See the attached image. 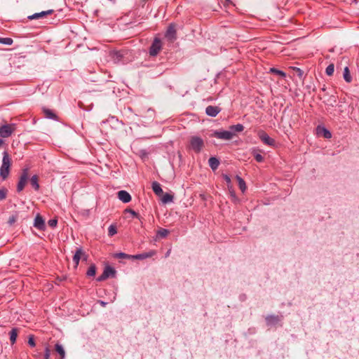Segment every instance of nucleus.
Listing matches in <instances>:
<instances>
[{"label": "nucleus", "mask_w": 359, "mask_h": 359, "mask_svg": "<svg viewBox=\"0 0 359 359\" xmlns=\"http://www.w3.org/2000/svg\"><path fill=\"white\" fill-rule=\"evenodd\" d=\"M220 111V109L215 106H208L205 109V113L212 117H215Z\"/></svg>", "instance_id": "2eb2a0df"}, {"label": "nucleus", "mask_w": 359, "mask_h": 359, "mask_svg": "<svg viewBox=\"0 0 359 359\" xmlns=\"http://www.w3.org/2000/svg\"><path fill=\"white\" fill-rule=\"evenodd\" d=\"M48 225L50 226V227H55L57 224V220L56 219H50L48 222Z\"/></svg>", "instance_id": "ea45409f"}, {"label": "nucleus", "mask_w": 359, "mask_h": 359, "mask_svg": "<svg viewBox=\"0 0 359 359\" xmlns=\"http://www.w3.org/2000/svg\"><path fill=\"white\" fill-rule=\"evenodd\" d=\"M158 233L161 237H165L168 233V231L167 229H162L158 231Z\"/></svg>", "instance_id": "58836bf2"}, {"label": "nucleus", "mask_w": 359, "mask_h": 359, "mask_svg": "<svg viewBox=\"0 0 359 359\" xmlns=\"http://www.w3.org/2000/svg\"><path fill=\"white\" fill-rule=\"evenodd\" d=\"M3 143V140H0V144Z\"/></svg>", "instance_id": "49530a36"}, {"label": "nucleus", "mask_w": 359, "mask_h": 359, "mask_svg": "<svg viewBox=\"0 0 359 359\" xmlns=\"http://www.w3.org/2000/svg\"><path fill=\"white\" fill-rule=\"evenodd\" d=\"M234 134L228 130H215L211 134V137L224 140H230L233 138Z\"/></svg>", "instance_id": "423d86ee"}, {"label": "nucleus", "mask_w": 359, "mask_h": 359, "mask_svg": "<svg viewBox=\"0 0 359 359\" xmlns=\"http://www.w3.org/2000/svg\"><path fill=\"white\" fill-rule=\"evenodd\" d=\"M15 130V124H4L0 127V136L3 138L10 137Z\"/></svg>", "instance_id": "39448f33"}, {"label": "nucleus", "mask_w": 359, "mask_h": 359, "mask_svg": "<svg viewBox=\"0 0 359 359\" xmlns=\"http://www.w3.org/2000/svg\"><path fill=\"white\" fill-rule=\"evenodd\" d=\"M269 72L273 73V74H277V75H278V76H281L283 78H285L286 76V74L284 72H283L281 70H279V69H276L274 67L271 68L269 69Z\"/></svg>", "instance_id": "cd10ccee"}, {"label": "nucleus", "mask_w": 359, "mask_h": 359, "mask_svg": "<svg viewBox=\"0 0 359 359\" xmlns=\"http://www.w3.org/2000/svg\"><path fill=\"white\" fill-rule=\"evenodd\" d=\"M148 112L151 114V116L154 114V111L152 109H148Z\"/></svg>", "instance_id": "c03bdc74"}, {"label": "nucleus", "mask_w": 359, "mask_h": 359, "mask_svg": "<svg viewBox=\"0 0 359 359\" xmlns=\"http://www.w3.org/2000/svg\"><path fill=\"white\" fill-rule=\"evenodd\" d=\"M28 178H29V168L22 169V173L19 178V182L17 184V191L18 192H21L24 189V188L27 182Z\"/></svg>", "instance_id": "7ed1b4c3"}, {"label": "nucleus", "mask_w": 359, "mask_h": 359, "mask_svg": "<svg viewBox=\"0 0 359 359\" xmlns=\"http://www.w3.org/2000/svg\"><path fill=\"white\" fill-rule=\"evenodd\" d=\"M162 49V42L158 38H155L149 48V55L156 56Z\"/></svg>", "instance_id": "20e7f679"}, {"label": "nucleus", "mask_w": 359, "mask_h": 359, "mask_svg": "<svg viewBox=\"0 0 359 359\" xmlns=\"http://www.w3.org/2000/svg\"><path fill=\"white\" fill-rule=\"evenodd\" d=\"M154 254H155V252L151 251V252H146V253L139 254V255H133L132 258H133V259H146V258L150 257L153 256Z\"/></svg>", "instance_id": "412c9836"}, {"label": "nucleus", "mask_w": 359, "mask_h": 359, "mask_svg": "<svg viewBox=\"0 0 359 359\" xmlns=\"http://www.w3.org/2000/svg\"><path fill=\"white\" fill-rule=\"evenodd\" d=\"M13 41L11 38H1L0 37V43L5 44V45H11L13 43Z\"/></svg>", "instance_id": "7c9ffc66"}, {"label": "nucleus", "mask_w": 359, "mask_h": 359, "mask_svg": "<svg viewBox=\"0 0 359 359\" xmlns=\"http://www.w3.org/2000/svg\"><path fill=\"white\" fill-rule=\"evenodd\" d=\"M50 355V351L49 348L47 346L45 348L44 357L43 359H49Z\"/></svg>", "instance_id": "a19ab883"}, {"label": "nucleus", "mask_w": 359, "mask_h": 359, "mask_svg": "<svg viewBox=\"0 0 359 359\" xmlns=\"http://www.w3.org/2000/svg\"><path fill=\"white\" fill-rule=\"evenodd\" d=\"M11 165V159L8 152L4 151L3 152L2 164L0 168V176L4 180L9 175Z\"/></svg>", "instance_id": "f257e3e1"}, {"label": "nucleus", "mask_w": 359, "mask_h": 359, "mask_svg": "<svg viewBox=\"0 0 359 359\" xmlns=\"http://www.w3.org/2000/svg\"><path fill=\"white\" fill-rule=\"evenodd\" d=\"M117 196L118 199L124 203H129L131 201V196L126 191L121 190L118 191Z\"/></svg>", "instance_id": "ddd939ff"}, {"label": "nucleus", "mask_w": 359, "mask_h": 359, "mask_svg": "<svg viewBox=\"0 0 359 359\" xmlns=\"http://www.w3.org/2000/svg\"><path fill=\"white\" fill-rule=\"evenodd\" d=\"M30 184L36 191H38L39 189L40 186L39 184V177L37 175H35L31 177Z\"/></svg>", "instance_id": "aec40b11"}, {"label": "nucleus", "mask_w": 359, "mask_h": 359, "mask_svg": "<svg viewBox=\"0 0 359 359\" xmlns=\"http://www.w3.org/2000/svg\"><path fill=\"white\" fill-rule=\"evenodd\" d=\"M165 37L170 41H173L176 39V29L172 24L170 25L168 27L165 32Z\"/></svg>", "instance_id": "9b49d317"}, {"label": "nucleus", "mask_w": 359, "mask_h": 359, "mask_svg": "<svg viewBox=\"0 0 359 359\" xmlns=\"http://www.w3.org/2000/svg\"><path fill=\"white\" fill-rule=\"evenodd\" d=\"M317 133L319 135H323L325 138L330 139L332 137L331 133L324 127H318Z\"/></svg>", "instance_id": "dca6fc26"}, {"label": "nucleus", "mask_w": 359, "mask_h": 359, "mask_svg": "<svg viewBox=\"0 0 359 359\" xmlns=\"http://www.w3.org/2000/svg\"><path fill=\"white\" fill-rule=\"evenodd\" d=\"M9 334H10V341H11V344H13L14 343H15L16 339L18 337V329L13 328L11 330Z\"/></svg>", "instance_id": "5701e85b"}, {"label": "nucleus", "mask_w": 359, "mask_h": 359, "mask_svg": "<svg viewBox=\"0 0 359 359\" xmlns=\"http://www.w3.org/2000/svg\"><path fill=\"white\" fill-rule=\"evenodd\" d=\"M126 54L127 52L124 50H113L110 53V57L114 63L118 64L123 61V59Z\"/></svg>", "instance_id": "0eeeda50"}, {"label": "nucleus", "mask_w": 359, "mask_h": 359, "mask_svg": "<svg viewBox=\"0 0 359 359\" xmlns=\"http://www.w3.org/2000/svg\"><path fill=\"white\" fill-rule=\"evenodd\" d=\"M280 318L277 316H269L266 318V322L268 325H273L280 321Z\"/></svg>", "instance_id": "6ab92c4d"}, {"label": "nucleus", "mask_w": 359, "mask_h": 359, "mask_svg": "<svg viewBox=\"0 0 359 359\" xmlns=\"http://www.w3.org/2000/svg\"><path fill=\"white\" fill-rule=\"evenodd\" d=\"M81 257L83 258L84 260H87V255L83 252L81 248H79L76 249L75 254L73 257V262L75 264V266H77L79 264L80 259Z\"/></svg>", "instance_id": "9d476101"}, {"label": "nucleus", "mask_w": 359, "mask_h": 359, "mask_svg": "<svg viewBox=\"0 0 359 359\" xmlns=\"http://www.w3.org/2000/svg\"><path fill=\"white\" fill-rule=\"evenodd\" d=\"M43 113L45 114V116L50 119H56L57 116L54 114V112L48 109H44Z\"/></svg>", "instance_id": "393cba45"}, {"label": "nucleus", "mask_w": 359, "mask_h": 359, "mask_svg": "<svg viewBox=\"0 0 359 359\" xmlns=\"http://www.w3.org/2000/svg\"><path fill=\"white\" fill-rule=\"evenodd\" d=\"M334 64L329 65L325 69V73L327 76H332L334 74Z\"/></svg>", "instance_id": "c756f323"}, {"label": "nucleus", "mask_w": 359, "mask_h": 359, "mask_svg": "<svg viewBox=\"0 0 359 359\" xmlns=\"http://www.w3.org/2000/svg\"><path fill=\"white\" fill-rule=\"evenodd\" d=\"M151 188H152L153 191L157 196H161L163 193V189H161V184L157 182H152Z\"/></svg>", "instance_id": "a211bd4d"}, {"label": "nucleus", "mask_w": 359, "mask_h": 359, "mask_svg": "<svg viewBox=\"0 0 359 359\" xmlns=\"http://www.w3.org/2000/svg\"><path fill=\"white\" fill-rule=\"evenodd\" d=\"M96 273V267L95 265H91L87 271V276H94Z\"/></svg>", "instance_id": "473e14b6"}, {"label": "nucleus", "mask_w": 359, "mask_h": 359, "mask_svg": "<svg viewBox=\"0 0 359 359\" xmlns=\"http://www.w3.org/2000/svg\"><path fill=\"white\" fill-rule=\"evenodd\" d=\"M204 147V142L202 138L198 136H192L190 138V148L196 153H199Z\"/></svg>", "instance_id": "f03ea898"}, {"label": "nucleus", "mask_w": 359, "mask_h": 359, "mask_svg": "<svg viewBox=\"0 0 359 359\" xmlns=\"http://www.w3.org/2000/svg\"><path fill=\"white\" fill-rule=\"evenodd\" d=\"M28 344L32 347H34L36 346L35 341H34L33 336H30L29 337Z\"/></svg>", "instance_id": "79ce46f5"}, {"label": "nucleus", "mask_w": 359, "mask_h": 359, "mask_svg": "<svg viewBox=\"0 0 359 359\" xmlns=\"http://www.w3.org/2000/svg\"><path fill=\"white\" fill-rule=\"evenodd\" d=\"M208 164L212 170H215L219 167V161L216 157H210L208 160Z\"/></svg>", "instance_id": "f3484780"}, {"label": "nucleus", "mask_w": 359, "mask_h": 359, "mask_svg": "<svg viewBox=\"0 0 359 359\" xmlns=\"http://www.w3.org/2000/svg\"><path fill=\"white\" fill-rule=\"evenodd\" d=\"M116 271L111 266H107L104 268L103 273L97 278V281H102L105 279L114 276Z\"/></svg>", "instance_id": "6e6552de"}, {"label": "nucleus", "mask_w": 359, "mask_h": 359, "mask_svg": "<svg viewBox=\"0 0 359 359\" xmlns=\"http://www.w3.org/2000/svg\"><path fill=\"white\" fill-rule=\"evenodd\" d=\"M230 129L236 132H242L244 130V126L242 124L238 123L231 126Z\"/></svg>", "instance_id": "c85d7f7f"}, {"label": "nucleus", "mask_w": 359, "mask_h": 359, "mask_svg": "<svg viewBox=\"0 0 359 359\" xmlns=\"http://www.w3.org/2000/svg\"><path fill=\"white\" fill-rule=\"evenodd\" d=\"M343 76H344V80L346 82L350 83L352 81V78H351V76L350 74L349 69H348V67H346L344 68V75Z\"/></svg>", "instance_id": "a878e982"}, {"label": "nucleus", "mask_w": 359, "mask_h": 359, "mask_svg": "<svg viewBox=\"0 0 359 359\" xmlns=\"http://www.w3.org/2000/svg\"><path fill=\"white\" fill-rule=\"evenodd\" d=\"M117 233L116 227L114 225H110L108 229V235L112 236Z\"/></svg>", "instance_id": "72a5a7b5"}, {"label": "nucleus", "mask_w": 359, "mask_h": 359, "mask_svg": "<svg viewBox=\"0 0 359 359\" xmlns=\"http://www.w3.org/2000/svg\"><path fill=\"white\" fill-rule=\"evenodd\" d=\"M125 211L127 212H129L132 216L140 219L139 214L137 212H136L135 210H133L132 209H126Z\"/></svg>", "instance_id": "4c0bfd02"}, {"label": "nucleus", "mask_w": 359, "mask_h": 359, "mask_svg": "<svg viewBox=\"0 0 359 359\" xmlns=\"http://www.w3.org/2000/svg\"><path fill=\"white\" fill-rule=\"evenodd\" d=\"M252 154H253V156H254L255 160L257 162H262L263 161L264 157L259 153H258L256 150H253L252 151Z\"/></svg>", "instance_id": "2f4dec72"}, {"label": "nucleus", "mask_w": 359, "mask_h": 359, "mask_svg": "<svg viewBox=\"0 0 359 359\" xmlns=\"http://www.w3.org/2000/svg\"><path fill=\"white\" fill-rule=\"evenodd\" d=\"M132 256L133 255H129L123 253V252H119V253H117L115 255V257L116 258H119V259H129V258H132Z\"/></svg>", "instance_id": "f704fd0d"}, {"label": "nucleus", "mask_w": 359, "mask_h": 359, "mask_svg": "<svg viewBox=\"0 0 359 359\" xmlns=\"http://www.w3.org/2000/svg\"><path fill=\"white\" fill-rule=\"evenodd\" d=\"M53 13V10H48V11H42V12H40V13H36L32 15H29L28 16V19L29 20H36V19H39V18H43V17H45L48 15H50Z\"/></svg>", "instance_id": "4468645a"}, {"label": "nucleus", "mask_w": 359, "mask_h": 359, "mask_svg": "<svg viewBox=\"0 0 359 359\" xmlns=\"http://www.w3.org/2000/svg\"><path fill=\"white\" fill-rule=\"evenodd\" d=\"M34 226L39 230H43L45 229V222L40 214H37L35 217Z\"/></svg>", "instance_id": "f8f14e48"}, {"label": "nucleus", "mask_w": 359, "mask_h": 359, "mask_svg": "<svg viewBox=\"0 0 359 359\" xmlns=\"http://www.w3.org/2000/svg\"><path fill=\"white\" fill-rule=\"evenodd\" d=\"M100 304L104 306L106 303L104 302L100 301Z\"/></svg>", "instance_id": "a18cd8bd"}, {"label": "nucleus", "mask_w": 359, "mask_h": 359, "mask_svg": "<svg viewBox=\"0 0 359 359\" xmlns=\"http://www.w3.org/2000/svg\"><path fill=\"white\" fill-rule=\"evenodd\" d=\"M55 351L60 355V358L65 359V349L63 348L62 346L59 344H56L55 346Z\"/></svg>", "instance_id": "4be33fe9"}, {"label": "nucleus", "mask_w": 359, "mask_h": 359, "mask_svg": "<svg viewBox=\"0 0 359 359\" xmlns=\"http://www.w3.org/2000/svg\"><path fill=\"white\" fill-rule=\"evenodd\" d=\"M258 137L266 145L273 146L275 144V140L271 138L269 135L263 130L258 132Z\"/></svg>", "instance_id": "1a4fd4ad"}, {"label": "nucleus", "mask_w": 359, "mask_h": 359, "mask_svg": "<svg viewBox=\"0 0 359 359\" xmlns=\"http://www.w3.org/2000/svg\"><path fill=\"white\" fill-rule=\"evenodd\" d=\"M17 215H12L9 217L8 223L10 226L13 225L17 220Z\"/></svg>", "instance_id": "e433bc0d"}, {"label": "nucleus", "mask_w": 359, "mask_h": 359, "mask_svg": "<svg viewBox=\"0 0 359 359\" xmlns=\"http://www.w3.org/2000/svg\"><path fill=\"white\" fill-rule=\"evenodd\" d=\"M236 178L238 181V187H239L240 189L243 193L246 190V184H245V181L243 180V179H242L238 175H236Z\"/></svg>", "instance_id": "b1692460"}, {"label": "nucleus", "mask_w": 359, "mask_h": 359, "mask_svg": "<svg viewBox=\"0 0 359 359\" xmlns=\"http://www.w3.org/2000/svg\"><path fill=\"white\" fill-rule=\"evenodd\" d=\"M7 196V190L4 188L0 189V201L4 200Z\"/></svg>", "instance_id": "c9c22d12"}, {"label": "nucleus", "mask_w": 359, "mask_h": 359, "mask_svg": "<svg viewBox=\"0 0 359 359\" xmlns=\"http://www.w3.org/2000/svg\"><path fill=\"white\" fill-rule=\"evenodd\" d=\"M223 178L226 181L227 184H231V178H230V177L229 175H223Z\"/></svg>", "instance_id": "37998d69"}, {"label": "nucleus", "mask_w": 359, "mask_h": 359, "mask_svg": "<svg viewBox=\"0 0 359 359\" xmlns=\"http://www.w3.org/2000/svg\"><path fill=\"white\" fill-rule=\"evenodd\" d=\"M173 200V196L170 194H163L162 198H161V201L163 203H170V202H172Z\"/></svg>", "instance_id": "bb28decb"}]
</instances>
